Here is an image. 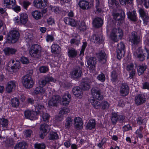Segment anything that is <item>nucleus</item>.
Wrapping results in <instances>:
<instances>
[{
  "label": "nucleus",
  "instance_id": "f257e3e1",
  "mask_svg": "<svg viewBox=\"0 0 149 149\" xmlns=\"http://www.w3.org/2000/svg\"><path fill=\"white\" fill-rule=\"evenodd\" d=\"M134 55L138 58L139 61H143L146 56L147 59L149 58V50L145 47L144 50L143 51L141 48H139L134 53Z\"/></svg>",
  "mask_w": 149,
  "mask_h": 149
},
{
  "label": "nucleus",
  "instance_id": "f03ea898",
  "mask_svg": "<svg viewBox=\"0 0 149 149\" xmlns=\"http://www.w3.org/2000/svg\"><path fill=\"white\" fill-rule=\"evenodd\" d=\"M19 36V33L17 31L12 30L7 36L6 41L9 43H14L17 41Z\"/></svg>",
  "mask_w": 149,
  "mask_h": 149
},
{
  "label": "nucleus",
  "instance_id": "7ed1b4c3",
  "mask_svg": "<svg viewBox=\"0 0 149 149\" xmlns=\"http://www.w3.org/2000/svg\"><path fill=\"white\" fill-rule=\"evenodd\" d=\"M129 42L132 45H136L139 44L141 41L140 37L136 32H132L128 38Z\"/></svg>",
  "mask_w": 149,
  "mask_h": 149
},
{
  "label": "nucleus",
  "instance_id": "20e7f679",
  "mask_svg": "<svg viewBox=\"0 0 149 149\" xmlns=\"http://www.w3.org/2000/svg\"><path fill=\"white\" fill-rule=\"evenodd\" d=\"M22 82L23 85L27 88H32L33 84V81L31 76L29 74L26 75L22 77Z\"/></svg>",
  "mask_w": 149,
  "mask_h": 149
},
{
  "label": "nucleus",
  "instance_id": "39448f33",
  "mask_svg": "<svg viewBox=\"0 0 149 149\" xmlns=\"http://www.w3.org/2000/svg\"><path fill=\"white\" fill-rule=\"evenodd\" d=\"M123 36V32L122 30L118 28L113 29L111 31L110 36L112 40L115 42L118 40V38L121 39Z\"/></svg>",
  "mask_w": 149,
  "mask_h": 149
},
{
  "label": "nucleus",
  "instance_id": "423d86ee",
  "mask_svg": "<svg viewBox=\"0 0 149 149\" xmlns=\"http://www.w3.org/2000/svg\"><path fill=\"white\" fill-rule=\"evenodd\" d=\"M91 93L94 97L99 100H102L103 97L100 89L97 87H94L91 89Z\"/></svg>",
  "mask_w": 149,
  "mask_h": 149
},
{
  "label": "nucleus",
  "instance_id": "0eeeda50",
  "mask_svg": "<svg viewBox=\"0 0 149 149\" xmlns=\"http://www.w3.org/2000/svg\"><path fill=\"white\" fill-rule=\"evenodd\" d=\"M82 73V68L79 66L74 68L70 72L71 77L73 79H77L80 77Z\"/></svg>",
  "mask_w": 149,
  "mask_h": 149
},
{
  "label": "nucleus",
  "instance_id": "6e6552de",
  "mask_svg": "<svg viewBox=\"0 0 149 149\" xmlns=\"http://www.w3.org/2000/svg\"><path fill=\"white\" fill-rule=\"evenodd\" d=\"M125 46L122 42L118 45V49L117 50V58L120 60L123 57L125 54L124 49Z\"/></svg>",
  "mask_w": 149,
  "mask_h": 149
},
{
  "label": "nucleus",
  "instance_id": "1a4fd4ad",
  "mask_svg": "<svg viewBox=\"0 0 149 149\" xmlns=\"http://www.w3.org/2000/svg\"><path fill=\"white\" fill-rule=\"evenodd\" d=\"M146 100L144 95L143 94H139L136 95L134 99L135 103L137 105H141L145 103Z\"/></svg>",
  "mask_w": 149,
  "mask_h": 149
},
{
  "label": "nucleus",
  "instance_id": "9d476101",
  "mask_svg": "<svg viewBox=\"0 0 149 149\" xmlns=\"http://www.w3.org/2000/svg\"><path fill=\"white\" fill-rule=\"evenodd\" d=\"M24 114L26 118L31 120H33L36 119L37 112V111H33L26 110L24 111Z\"/></svg>",
  "mask_w": 149,
  "mask_h": 149
},
{
  "label": "nucleus",
  "instance_id": "9b49d317",
  "mask_svg": "<svg viewBox=\"0 0 149 149\" xmlns=\"http://www.w3.org/2000/svg\"><path fill=\"white\" fill-rule=\"evenodd\" d=\"M9 63L11 65L10 68L14 72H16L20 67V63L19 61H15L14 59L10 60Z\"/></svg>",
  "mask_w": 149,
  "mask_h": 149
},
{
  "label": "nucleus",
  "instance_id": "f8f14e48",
  "mask_svg": "<svg viewBox=\"0 0 149 149\" xmlns=\"http://www.w3.org/2000/svg\"><path fill=\"white\" fill-rule=\"evenodd\" d=\"M129 91V88L128 86L125 83L122 84L120 89V93L122 96H125L127 95Z\"/></svg>",
  "mask_w": 149,
  "mask_h": 149
},
{
  "label": "nucleus",
  "instance_id": "ddd939ff",
  "mask_svg": "<svg viewBox=\"0 0 149 149\" xmlns=\"http://www.w3.org/2000/svg\"><path fill=\"white\" fill-rule=\"evenodd\" d=\"M80 86L83 90H88L90 87L89 80L87 78L83 79L81 80Z\"/></svg>",
  "mask_w": 149,
  "mask_h": 149
},
{
  "label": "nucleus",
  "instance_id": "4468645a",
  "mask_svg": "<svg viewBox=\"0 0 149 149\" xmlns=\"http://www.w3.org/2000/svg\"><path fill=\"white\" fill-rule=\"evenodd\" d=\"M74 125L75 128L79 130L83 127V123L81 118L79 117H76L74 119Z\"/></svg>",
  "mask_w": 149,
  "mask_h": 149
},
{
  "label": "nucleus",
  "instance_id": "2eb2a0df",
  "mask_svg": "<svg viewBox=\"0 0 149 149\" xmlns=\"http://www.w3.org/2000/svg\"><path fill=\"white\" fill-rule=\"evenodd\" d=\"M70 109L67 107H64L62 108L60 110L58 116H56V119L58 120L61 121L62 120V116L65 113L70 112Z\"/></svg>",
  "mask_w": 149,
  "mask_h": 149
},
{
  "label": "nucleus",
  "instance_id": "dca6fc26",
  "mask_svg": "<svg viewBox=\"0 0 149 149\" xmlns=\"http://www.w3.org/2000/svg\"><path fill=\"white\" fill-rule=\"evenodd\" d=\"M97 61L96 58L95 57H91L87 61V67L90 70H93L95 67Z\"/></svg>",
  "mask_w": 149,
  "mask_h": 149
},
{
  "label": "nucleus",
  "instance_id": "f3484780",
  "mask_svg": "<svg viewBox=\"0 0 149 149\" xmlns=\"http://www.w3.org/2000/svg\"><path fill=\"white\" fill-rule=\"evenodd\" d=\"M112 15L113 17V19L116 21H120L123 20L125 15V13L123 11H122L120 14L113 12L112 13Z\"/></svg>",
  "mask_w": 149,
  "mask_h": 149
},
{
  "label": "nucleus",
  "instance_id": "a211bd4d",
  "mask_svg": "<svg viewBox=\"0 0 149 149\" xmlns=\"http://www.w3.org/2000/svg\"><path fill=\"white\" fill-rule=\"evenodd\" d=\"M126 70L128 71L130 77L132 78L135 73V70L134 65L132 63L128 65L126 68Z\"/></svg>",
  "mask_w": 149,
  "mask_h": 149
},
{
  "label": "nucleus",
  "instance_id": "6ab92c4d",
  "mask_svg": "<svg viewBox=\"0 0 149 149\" xmlns=\"http://www.w3.org/2000/svg\"><path fill=\"white\" fill-rule=\"evenodd\" d=\"M59 97L58 95L53 96L51 99L48 102V105L49 106H57L58 102Z\"/></svg>",
  "mask_w": 149,
  "mask_h": 149
},
{
  "label": "nucleus",
  "instance_id": "aec40b11",
  "mask_svg": "<svg viewBox=\"0 0 149 149\" xmlns=\"http://www.w3.org/2000/svg\"><path fill=\"white\" fill-rule=\"evenodd\" d=\"M16 82L13 81H11L8 82L6 88V91L8 93H10L16 86Z\"/></svg>",
  "mask_w": 149,
  "mask_h": 149
},
{
  "label": "nucleus",
  "instance_id": "412c9836",
  "mask_svg": "<svg viewBox=\"0 0 149 149\" xmlns=\"http://www.w3.org/2000/svg\"><path fill=\"white\" fill-rule=\"evenodd\" d=\"M79 5L80 7L83 10L88 9L91 7V5L89 3L84 0L80 1L79 2Z\"/></svg>",
  "mask_w": 149,
  "mask_h": 149
},
{
  "label": "nucleus",
  "instance_id": "4be33fe9",
  "mask_svg": "<svg viewBox=\"0 0 149 149\" xmlns=\"http://www.w3.org/2000/svg\"><path fill=\"white\" fill-rule=\"evenodd\" d=\"M103 23L102 19L99 17L95 18L93 21V26L97 28L100 27L102 25Z\"/></svg>",
  "mask_w": 149,
  "mask_h": 149
},
{
  "label": "nucleus",
  "instance_id": "5701e85b",
  "mask_svg": "<svg viewBox=\"0 0 149 149\" xmlns=\"http://www.w3.org/2000/svg\"><path fill=\"white\" fill-rule=\"evenodd\" d=\"M29 53L31 56L36 58L37 54V45L34 44L32 45L29 51Z\"/></svg>",
  "mask_w": 149,
  "mask_h": 149
},
{
  "label": "nucleus",
  "instance_id": "b1692460",
  "mask_svg": "<svg viewBox=\"0 0 149 149\" xmlns=\"http://www.w3.org/2000/svg\"><path fill=\"white\" fill-rule=\"evenodd\" d=\"M71 95L68 93L65 94L62 98V103L65 105L69 104L70 101Z\"/></svg>",
  "mask_w": 149,
  "mask_h": 149
},
{
  "label": "nucleus",
  "instance_id": "393cba45",
  "mask_svg": "<svg viewBox=\"0 0 149 149\" xmlns=\"http://www.w3.org/2000/svg\"><path fill=\"white\" fill-rule=\"evenodd\" d=\"M71 95L68 93L65 94L62 98V103L65 105L69 104L70 101Z\"/></svg>",
  "mask_w": 149,
  "mask_h": 149
},
{
  "label": "nucleus",
  "instance_id": "a878e982",
  "mask_svg": "<svg viewBox=\"0 0 149 149\" xmlns=\"http://www.w3.org/2000/svg\"><path fill=\"white\" fill-rule=\"evenodd\" d=\"M51 52L54 54H59L61 51L60 47L57 44H53L51 46Z\"/></svg>",
  "mask_w": 149,
  "mask_h": 149
},
{
  "label": "nucleus",
  "instance_id": "bb28decb",
  "mask_svg": "<svg viewBox=\"0 0 149 149\" xmlns=\"http://www.w3.org/2000/svg\"><path fill=\"white\" fill-rule=\"evenodd\" d=\"M40 130L41 132L45 134L49 132L50 130V127L47 124H44L40 125Z\"/></svg>",
  "mask_w": 149,
  "mask_h": 149
},
{
  "label": "nucleus",
  "instance_id": "cd10ccee",
  "mask_svg": "<svg viewBox=\"0 0 149 149\" xmlns=\"http://www.w3.org/2000/svg\"><path fill=\"white\" fill-rule=\"evenodd\" d=\"M72 91L74 95L77 97L81 96L82 94V89L78 86L74 87Z\"/></svg>",
  "mask_w": 149,
  "mask_h": 149
},
{
  "label": "nucleus",
  "instance_id": "c85d7f7f",
  "mask_svg": "<svg viewBox=\"0 0 149 149\" xmlns=\"http://www.w3.org/2000/svg\"><path fill=\"white\" fill-rule=\"evenodd\" d=\"M91 40L96 43H99L103 42L102 37H100L98 35L96 34L93 35L91 37Z\"/></svg>",
  "mask_w": 149,
  "mask_h": 149
},
{
  "label": "nucleus",
  "instance_id": "c756f323",
  "mask_svg": "<svg viewBox=\"0 0 149 149\" xmlns=\"http://www.w3.org/2000/svg\"><path fill=\"white\" fill-rule=\"evenodd\" d=\"M139 12L141 17L143 18L144 21H146L149 19V17L148 15L146 13L143 8H139Z\"/></svg>",
  "mask_w": 149,
  "mask_h": 149
},
{
  "label": "nucleus",
  "instance_id": "7c9ffc66",
  "mask_svg": "<svg viewBox=\"0 0 149 149\" xmlns=\"http://www.w3.org/2000/svg\"><path fill=\"white\" fill-rule=\"evenodd\" d=\"M28 20V16L25 13H22L20 14L19 20L20 22L23 24H26Z\"/></svg>",
  "mask_w": 149,
  "mask_h": 149
},
{
  "label": "nucleus",
  "instance_id": "2f4dec72",
  "mask_svg": "<svg viewBox=\"0 0 149 149\" xmlns=\"http://www.w3.org/2000/svg\"><path fill=\"white\" fill-rule=\"evenodd\" d=\"M3 51L5 54L7 55L14 54L17 51V49H15L8 47L5 48Z\"/></svg>",
  "mask_w": 149,
  "mask_h": 149
},
{
  "label": "nucleus",
  "instance_id": "473e14b6",
  "mask_svg": "<svg viewBox=\"0 0 149 149\" xmlns=\"http://www.w3.org/2000/svg\"><path fill=\"white\" fill-rule=\"evenodd\" d=\"M127 15L128 18L130 19L131 20L133 21H136V11H135L134 10L131 12H127Z\"/></svg>",
  "mask_w": 149,
  "mask_h": 149
},
{
  "label": "nucleus",
  "instance_id": "72a5a7b5",
  "mask_svg": "<svg viewBox=\"0 0 149 149\" xmlns=\"http://www.w3.org/2000/svg\"><path fill=\"white\" fill-rule=\"evenodd\" d=\"M27 146V144L25 142H19L15 145L14 149H26Z\"/></svg>",
  "mask_w": 149,
  "mask_h": 149
},
{
  "label": "nucleus",
  "instance_id": "f704fd0d",
  "mask_svg": "<svg viewBox=\"0 0 149 149\" xmlns=\"http://www.w3.org/2000/svg\"><path fill=\"white\" fill-rule=\"evenodd\" d=\"M68 54L70 57L74 58L77 55V52L74 48H68Z\"/></svg>",
  "mask_w": 149,
  "mask_h": 149
},
{
  "label": "nucleus",
  "instance_id": "c9c22d12",
  "mask_svg": "<svg viewBox=\"0 0 149 149\" xmlns=\"http://www.w3.org/2000/svg\"><path fill=\"white\" fill-rule=\"evenodd\" d=\"M95 125V121L94 120H90L86 126L87 129L92 130L94 129Z\"/></svg>",
  "mask_w": 149,
  "mask_h": 149
},
{
  "label": "nucleus",
  "instance_id": "e433bc0d",
  "mask_svg": "<svg viewBox=\"0 0 149 149\" xmlns=\"http://www.w3.org/2000/svg\"><path fill=\"white\" fill-rule=\"evenodd\" d=\"M47 138L49 140H54L58 139V136L56 133L51 132L49 133Z\"/></svg>",
  "mask_w": 149,
  "mask_h": 149
},
{
  "label": "nucleus",
  "instance_id": "4c0bfd02",
  "mask_svg": "<svg viewBox=\"0 0 149 149\" xmlns=\"http://www.w3.org/2000/svg\"><path fill=\"white\" fill-rule=\"evenodd\" d=\"M137 123L139 125H146L147 122V119L146 118L139 116L136 119Z\"/></svg>",
  "mask_w": 149,
  "mask_h": 149
},
{
  "label": "nucleus",
  "instance_id": "58836bf2",
  "mask_svg": "<svg viewBox=\"0 0 149 149\" xmlns=\"http://www.w3.org/2000/svg\"><path fill=\"white\" fill-rule=\"evenodd\" d=\"M15 0H4V6L8 7L14 6L15 4Z\"/></svg>",
  "mask_w": 149,
  "mask_h": 149
},
{
  "label": "nucleus",
  "instance_id": "ea45409f",
  "mask_svg": "<svg viewBox=\"0 0 149 149\" xmlns=\"http://www.w3.org/2000/svg\"><path fill=\"white\" fill-rule=\"evenodd\" d=\"M47 0H38V8L43 9L47 6Z\"/></svg>",
  "mask_w": 149,
  "mask_h": 149
},
{
  "label": "nucleus",
  "instance_id": "a19ab883",
  "mask_svg": "<svg viewBox=\"0 0 149 149\" xmlns=\"http://www.w3.org/2000/svg\"><path fill=\"white\" fill-rule=\"evenodd\" d=\"M40 116L42 117L43 120L45 122H48L50 118V116L46 113H45L44 111H40Z\"/></svg>",
  "mask_w": 149,
  "mask_h": 149
},
{
  "label": "nucleus",
  "instance_id": "79ce46f5",
  "mask_svg": "<svg viewBox=\"0 0 149 149\" xmlns=\"http://www.w3.org/2000/svg\"><path fill=\"white\" fill-rule=\"evenodd\" d=\"M77 25L79 26V29L80 31H84L86 30V28L84 22H77Z\"/></svg>",
  "mask_w": 149,
  "mask_h": 149
},
{
  "label": "nucleus",
  "instance_id": "37998d69",
  "mask_svg": "<svg viewBox=\"0 0 149 149\" xmlns=\"http://www.w3.org/2000/svg\"><path fill=\"white\" fill-rule=\"evenodd\" d=\"M146 68V67L145 65H142L139 66L137 70L138 75H140L143 74Z\"/></svg>",
  "mask_w": 149,
  "mask_h": 149
},
{
  "label": "nucleus",
  "instance_id": "c03bdc74",
  "mask_svg": "<svg viewBox=\"0 0 149 149\" xmlns=\"http://www.w3.org/2000/svg\"><path fill=\"white\" fill-rule=\"evenodd\" d=\"M11 104L13 107H17L19 104V100L16 98L12 99L11 100Z\"/></svg>",
  "mask_w": 149,
  "mask_h": 149
},
{
  "label": "nucleus",
  "instance_id": "a18cd8bd",
  "mask_svg": "<svg viewBox=\"0 0 149 149\" xmlns=\"http://www.w3.org/2000/svg\"><path fill=\"white\" fill-rule=\"evenodd\" d=\"M96 55L97 58L102 60L105 58L106 54L104 51H101L97 54Z\"/></svg>",
  "mask_w": 149,
  "mask_h": 149
},
{
  "label": "nucleus",
  "instance_id": "49530a36",
  "mask_svg": "<svg viewBox=\"0 0 149 149\" xmlns=\"http://www.w3.org/2000/svg\"><path fill=\"white\" fill-rule=\"evenodd\" d=\"M8 120L4 118L1 119L0 120V125H2L3 127H7L8 126Z\"/></svg>",
  "mask_w": 149,
  "mask_h": 149
},
{
  "label": "nucleus",
  "instance_id": "de8ad7c7",
  "mask_svg": "<svg viewBox=\"0 0 149 149\" xmlns=\"http://www.w3.org/2000/svg\"><path fill=\"white\" fill-rule=\"evenodd\" d=\"M72 120L71 118L68 117L66 119L65 127L68 129L70 128L72 125Z\"/></svg>",
  "mask_w": 149,
  "mask_h": 149
},
{
  "label": "nucleus",
  "instance_id": "09e8293b",
  "mask_svg": "<svg viewBox=\"0 0 149 149\" xmlns=\"http://www.w3.org/2000/svg\"><path fill=\"white\" fill-rule=\"evenodd\" d=\"M109 105L110 104L108 102L104 101L102 102L101 104V107L102 109H107L109 108Z\"/></svg>",
  "mask_w": 149,
  "mask_h": 149
},
{
  "label": "nucleus",
  "instance_id": "8fccbe9b",
  "mask_svg": "<svg viewBox=\"0 0 149 149\" xmlns=\"http://www.w3.org/2000/svg\"><path fill=\"white\" fill-rule=\"evenodd\" d=\"M118 119V116L117 113L114 112L112 113L111 120L112 122L114 124L117 122Z\"/></svg>",
  "mask_w": 149,
  "mask_h": 149
},
{
  "label": "nucleus",
  "instance_id": "3c124183",
  "mask_svg": "<svg viewBox=\"0 0 149 149\" xmlns=\"http://www.w3.org/2000/svg\"><path fill=\"white\" fill-rule=\"evenodd\" d=\"M111 80L113 82H115L117 79V75L115 71L113 70L111 72Z\"/></svg>",
  "mask_w": 149,
  "mask_h": 149
},
{
  "label": "nucleus",
  "instance_id": "603ef678",
  "mask_svg": "<svg viewBox=\"0 0 149 149\" xmlns=\"http://www.w3.org/2000/svg\"><path fill=\"white\" fill-rule=\"evenodd\" d=\"M80 40L79 38H74L71 39L70 41V42L71 44H75L76 45L78 46L80 43Z\"/></svg>",
  "mask_w": 149,
  "mask_h": 149
},
{
  "label": "nucleus",
  "instance_id": "864d4df0",
  "mask_svg": "<svg viewBox=\"0 0 149 149\" xmlns=\"http://www.w3.org/2000/svg\"><path fill=\"white\" fill-rule=\"evenodd\" d=\"M108 3L109 6L112 7L115 5L116 7L118 6V3L116 2V0H108Z\"/></svg>",
  "mask_w": 149,
  "mask_h": 149
},
{
  "label": "nucleus",
  "instance_id": "5fc2aeb1",
  "mask_svg": "<svg viewBox=\"0 0 149 149\" xmlns=\"http://www.w3.org/2000/svg\"><path fill=\"white\" fill-rule=\"evenodd\" d=\"M54 36L53 35H47L46 38V41L47 42H52L54 41Z\"/></svg>",
  "mask_w": 149,
  "mask_h": 149
},
{
  "label": "nucleus",
  "instance_id": "6e6d98bb",
  "mask_svg": "<svg viewBox=\"0 0 149 149\" xmlns=\"http://www.w3.org/2000/svg\"><path fill=\"white\" fill-rule=\"evenodd\" d=\"M120 2L123 5H126V3L131 4L133 3V0H120Z\"/></svg>",
  "mask_w": 149,
  "mask_h": 149
},
{
  "label": "nucleus",
  "instance_id": "4d7b16f0",
  "mask_svg": "<svg viewBox=\"0 0 149 149\" xmlns=\"http://www.w3.org/2000/svg\"><path fill=\"white\" fill-rule=\"evenodd\" d=\"M39 70L41 73H45L48 71L49 69L47 67L42 66L39 68Z\"/></svg>",
  "mask_w": 149,
  "mask_h": 149
},
{
  "label": "nucleus",
  "instance_id": "13d9d810",
  "mask_svg": "<svg viewBox=\"0 0 149 149\" xmlns=\"http://www.w3.org/2000/svg\"><path fill=\"white\" fill-rule=\"evenodd\" d=\"M141 1L146 8H149V0H141Z\"/></svg>",
  "mask_w": 149,
  "mask_h": 149
},
{
  "label": "nucleus",
  "instance_id": "bf43d9fd",
  "mask_svg": "<svg viewBox=\"0 0 149 149\" xmlns=\"http://www.w3.org/2000/svg\"><path fill=\"white\" fill-rule=\"evenodd\" d=\"M87 45L86 42H83V45L82 46L81 49L80 51L81 55H84L85 49L86 48Z\"/></svg>",
  "mask_w": 149,
  "mask_h": 149
},
{
  "label": "nucleus",
  "instance_id": "052dcab7",
  "mask_svg": "<svg viewBox=\"0 0 149 149\" xmlns=\"http://www.w3.org/2000/svg\"><path fill=\"white\" fill-rule=\"evenodd\" d=\"M97 79L100 81H104L105 79V77L104 74L102 73L97 77Z\"/></svg>",
  "mask_w": 149,
  "mask_h": 149
},
{
  "label": "nucleus",
  "instance_id": "680f3d73",
  "mask_svg": "<svg viewBox=\"0 0 149 149\" xmlns=\"http://www.w3.org/2000/svg\"><path fill=\"white\" fill-rule=\"evenodd\" d=\"M6 145L7 146H10L13 145V141L12 139H7L6 141Z\"/></svg>",
  "mask_w": 149,
  "mask_h": 149
},
{
  "label": "nucleus",
  "instance_id": "e2e57ef3",
  "mask_svg": "<svg viewBox=\"0 0 149 149\" xmlns=\"http://www.w3.org/2000/svg\"><path fill=\"white\" fill-rule=\"evenodd\" d=\"M101 103L98 101H96L94 104L93 105L94 108L96 109H99L101 107Z\"/></svg>",
  "mask_w": 149,
  "mask_h": 149
},
{
  "label": "nucleus",
  "instance_id": "0e129e2a",
  "mask_svg": "<svg viewBox=\"0 0 149 149\" xmlns=\"http://www.w3.org/2000/svg\"><path fill=\"white\" fill-rule=\"evenodd\" d=\"M106 139L105 138H103L102 139L101 141L99 143L97 144V146L100 148H101L103 144L106 143Z\"/></svg>",
  "mask_w": 149,
  "mask_h": 149
},
{
  "label": "nucleus",
  "instance_id": "69168bd1",
  "mask_svg": "<svg viewBox=\"0 0 149 149\" xmlns=\"http://www.w3.org/2000/svg\"><path fill=\"white\" fill-rule=\"evenodd\" d=\"M21 61L24 64H26L29 63L28 59L26 57L23 56L21 58Z\"/></svg>",
  "mask_w": 149,
  "mask_h": 149
},
{
  "label": "nucleus",
  "instance_id": "338daca9",
  "mask_svg": "<svg viewBox=\"0 0 149 149\" xmlns=\"http://www.w3.org/2000/svg\"><path fill=\"white\" fill-rule=\"evenodd\" d=\"M45 79L47 83L49 82L50 81L54 82L55 81L53 77L50 76H48L45 77Z\"/></svg>",
  "mask_w": 149,
  "mask_h": 149
},
{
  "label": "nucleus",
  "instance_id": "774afa93",
  "mask_svg": "<svg viewBox=\"0 0 149 149\" xmlns=\"http://www.w3.org/2000/svg\"><path fill=\"white\" fill-rule=\"evenodd\" d=\"M123 130L124 131H126L128 130H132V127L130 126V125H125L123 127Z\"/></svg>",
  "mask_w": 149,
  "mask_h": 149
}]
</instances>
